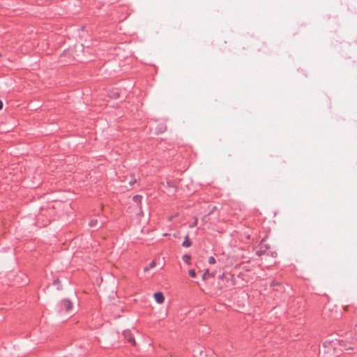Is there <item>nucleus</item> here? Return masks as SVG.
<instances>
[{"mask_svg": "<svg viewBox=\"0 0 357 357\" xmlns=\"http://www.w3.org/2000/svg\"><path fill=\"white\" fill-rule=\"evenodd\" d=\"M153 297H154L155 301L159 304H162L165 301V297L162 292L155 293L153 294Z\"/></svg>", "mask_w": 357, "mask_h": 357, "instance_id": "nucleus-1", "label": "nucleus"}, {"mask_svg": "<svg viewBox=\"0 0 357 357\" xmlns=\"http://www.w3.org/2000/svg\"><path fill=\"white\" fill-rule=\"evenodd\" d=\"M123 335L132 344H135V340L134 337L132 336V335L130 333V331H124L123 332Z\"/></svg>", "mask_w": 357, "mask_h": 357, "instance_id": "nucleus-2", "label": "nucleus"}, {"mask_svg": "<svg viewBox=\"0 0 357 357\" xmlns=\"http://www.w3.org/2000/svg\"><path fill=\"white\" fill-rule=\"evenodd\" d=\"M63 304L65 307V309L66 311H70L73 309V303L70 301L69 300H64L63 301Z\"/></svg>", "mask_w": 357, "mask_h": 357, "instance_id": "nucleus-3", "label": "nucleus"}, {"mask_svg": "<svg viewBox=\"0 0 357 357\" xmlns=\"http://www.w3.org/2000/svg\"><path fill=\"white\" fill-rule=\"evenodd\" d=\"M182 245H183V246L186 247V248H188V247H190L191 245V242H190V241L189 239L188 236H186L185 237V240L183 242Z\"/></svg>", "mask_w": 357, "mask_h": 357, "instance_id": "nucleus-4", "label": "nucleus"}, {"mask_svg": "<svg viewBox=\"0 0 357 357\" xmlns=\"http://www.w3.org/2000/svg\"><path fill=\"white\" fill-rule=\"evenodd\" d=\"M155 265H156L155 261H153L149 266L144 267V272L148 271L150 268H154L155 266Z\"/></svg>", "mask_w": 357, "mask_h": 357, "instance_id": "nucleus-5", "label": "nucleus"}, {"mask_svg": "<svg viewBox=\"0 0 357 357\" xmlns=\"http://www.w3.org/2000/svg\"><path fill=\"white\" fill-rule=\"evenodd\" d=\"M183 260L188 264H190V256L188 255H185L183 257Z\"/></svg>", "mask_w": 357, "mask_h": 357, "instance_id": "nucleus-6", "label": "nucleus"}, {"mask_svg": "<svg viewBox=\"0 0 357 357\" xmlns=\"http://www.w3.org/2000/svg\"><path fill=\"white\" fill-rule=\"evenodd\" d=\"M133 201L137 204H140L142 200V197L140 195H135L132 198Z\"/></svg>", "mask_w": 357, "mask_h": 357, "instance_id": "nucleus-7", "label": "nucleus"}, {"mask_svg": "<svg viewBox=\"0 0 357 357\" xmlns=\"http://www.w3.org/2000/svg\"><path fill=\"white\" fill-rule=\"evenodd\" d=\"M98 225V220L96 219L91 220L89 222L90 227H95Z\"/></svg>", "mask_w": 357, "mask_h": 357, "instance_id": "nucleus-8", "label": "nucleus"}, {"mask_svg": "<svg viewBox=\"0 0 357 357\" xmlns=\"http://www.w3.org/2000/svg\"><path fill=\"white\" fill-rule=\"evenodd\" d=\"M189 273V275L192 277V278H195L196 277V273L194 269H190L188 271Z\"/></svg>", "mask_w": 357, "mask_h": 357, "instance_id": "nucleus-9", "label": "nucleus"}, {"mask_svg": "<svg viewBox=\"0 0 357 357\" xmlns=\"http://www.w3.org/2000/svg\"><path fill=\"white\" fill-rule=\"evenodd\" d=\"M208 263L210 264H214L215 263V259L213 257H210L208 258Z\"/></svg>", "mask_w": 357, "mask_h": 357, "instance_id": "nucleus-10", "label": "nucleus"}, {"mask_svg": "<svg viewBox=\"0 0 357 357\" xmlns=\"http://www.w3.org/2000/svg\"><path fill=\"white\" fill-rule=\"evenodd\" d=\"M198 219L195 218V221L192 222V225H190V227H194L197 225Z\"/></svg>", "mask_w": 357, "mask_h": 357, "instance_id": "nucleus-11", "label": "nucleus"}, {"mask_svg": "<svg viewBox=\"0 0 357 357\" xmlns=\"http://www.w3.org/2000/svg\"><path fill=\"white\" fill-rule=\"evenodd\" d=\"M208 274V271H206L204 273V274L203 275V276H202V279H203V280H206Z\"/></svg>", "mask_w": 357, "mask_h": 357, "instance_id": "nucleus-12", "label": "nucleus"}, {"mask_svg": "<svg viewBox=\"0 0 357 357\" xmlns=\"http://www.w3.org/2000/svg\"><path fill=\"white\" fill-rule=\"evenodd\" d=\"M279 284H280V283H279L278 282H277V281H275V280H274V281H273V282H272V284H271V285H272L273 287V286H278V285H279Z\"/></svg>", "mask_w": 357, "mask_h": 357, "instance_id": "nucleus-13", "label": "nucleus"}, {"mask_svg": "<svg viewBox=\"0 0 357 357\" xmlns=\"http://www.w3.org/2000/svg\"><path fill=\"white\" fill-rule=\"evenodd\" d=\"M3 108V102L0 100V110Z\"/></svg>", "mask_w": 357, "mask_h": 357, "instance_id": "nucleus-14", "label": "nucleus"}, {"mask_svg": "<svg viewBox=\"0 0 357 357\" xmlns=\"http://www.w3.org/2000/svg\"><path fill=\"white\" fill-rule=\"evenodd\" d=\"M1 56H2V55H1V54L0 53V57H1Z\"/></svg>", "mask_w": 357, "mask_h": 357, "instance_id": "nucleus-15", "label": "nucleus"}]
</instances>
